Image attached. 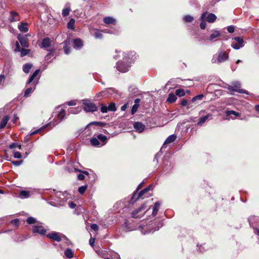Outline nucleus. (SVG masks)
Returning a JSON list of instances; mask_svg holds the SVG:
<instances>
[{
	"mask_svg": "<svg viewBox=\"0 0 259 259\" xmlns=\"http://www.w3.org/2000/svg\"><path fill=\"white\" fill-rule=\"evenodd\" d=\"M134 127L139 133L142 132L145 129V125L140 122H136L134 124Z\"/></svg>",
	"mask_w": 259,
	"mask_h": 259,
	"instance_id": "nucleus-13",
	"label": "nucleus"
},
{
	"mask_svg": "<svg viewBox=\"0 0 259 259\" xmlns=\"http://www.w3.org/2000/svg\"><path fill=\"white\" fill-rule=\"evenodd\" d=\"M206 14L207 12H205L203 13L201 16V20H202V22L200 24V27L202 29H204L206 27V22L204 21V19Z\"/></svg>",
	"mask_w": 259,
	"mask_h": 259,
	"instance_id": "nucleus-21",
	"label": "nucleus"
},
{
	"mask_svg": "<svg viewBox=\"0 0 259 259\" xmlns=\"http://www.w3.org/2000/svg\"><path fill=\"white\" fill-rule=\"evenodd\" d=\"M248 222L249 223L250 226L253 229H255L257 226V225H255V224L259 223V217L256 216H251L248 218Z\"/></svg>",
	"mask_w": 259,
	"mask_h": 259,
	"instance_id": "nucleus-10",
	"label": "nucleus"
},
{
	"mask_svg": "<svg viewBox=\"0 0 259 259\" xmlns=\"http://www.w3.org/2000/svg\"><path fill=\"white\" fill-rule=\"evenodd\" d=\"M51 44L50 39L48 37L42 39L41 47L43 48L49 47Z\"/></svg>",
	"mask_w": 259,
	"mask_h": 259,
	"instance_id": "nucleus-19",
	"label": "nucleus"
},
{
	"mask_svg": "<svg viewBox=\"0 0 259 259\" xmlns=\"http://www.w3.org/2000/svg\"><path fill=\"white\" fill-rule=\"evenodd\" d=\"M19 196L22 199L28 198L30 197V192L28 191H21L20 193Z\"/></svg>",
	"mask_w": 259,
	"mask_h": 259,
	"instance_id": "nucleus-24",
	"label": "nucleus"
},
{
	"mask_svg": "<svg viewBox=\"0 0 259 259\" xmlns=\"http://www.w3.org/2000/svg\"><path fill=\"white\" fill-rule=\"evenodd\" d=\"M176 94L179 97H182L185 95V93L183 89H178L176 90Z\"/></svg>",
	"mask_w": 259,
	"mask_h": 259,
	"instance_id": "nucleus-41",
	"label": "nucleus"
},
{
	"mask_svg": "<svg viewBox=\"0 0 259 259\" xmlns=\"http://www.w3.org/2000/svg\"><path fill=\"white\" fill-rule=\"evenodd\" d=\"M26 222L29 224H33L36 222V220L33 217H29L26 220Z\"/></svg>",
	"mask_w": 259,
	"mask_h": 259,
	"instance_id": "nucleus-44",
	"label": "nucleus"
},
{
	"mask_svg": "<svg viewBox=\"0 0 259 259\" xmlns=\"http://www.w3.org/2000/svg\"><path fill=\"white\" fill-rule=\"evenodd\" d=\"M65 256L67 257V258H71L72 257H73V251L70 249V248H67L65 251Z\"/></svg>",
	"mask_w": 259,
	"mask_h": 259,
	"instance_id": "nucleus-32",
	"label": "nucleus"
},
{
	"mask_svg": "<svg viewBox=\"0 0 259 259\" xmlns=\"http://www.w3.org/2000/svg\"><path fill=\"white\" fill-rule=\"evenodd\" d=\"M34 89H35L34 87V88H32V87L28 88L25 91L24 96L25 97H28L29 96V95L34 90Z\"/></svg>",
	"mask_w": 259,
	"mask_h": 259,
	"instance_id": "nucleus-37",
	"label": "nucleus"
},
{
	"mask_svg": "<svg viewBox=\"0 0 259 259\" xmlns=\"http://www.w3.org/2000/svg\"><path fill=\"white\" fill-rule=\"evenodd\" d=\"M105 259H120V255L116 252H113L111 255L110 257H106L104 255L102 256Z\"/></svg>",
	"mask_w": 259,
	"mask_h": 259,
	"instance_id": "nucleus-31",
	"label": "nucleus"
},
{
	"mask_svg": "<svg viewBox=\"0 0 259 259\" xmlns=\"http://www.w3.org/2000/svg\"><path fill=\"white\" fill-rule=\"evenodd\" d=\"M210 116L209 114H207L204 116L201 117L199 118V120L197 123L198 125H201L203 123H204Z\"/></svg>",
	"mask_w": 259,
	"mask_h": 259,
	"instance_id": "nucleus-28",
	"label": "nucleus"
},
{
	"mask_svg": "<svg viewBox=\"0 0 259 259\" xmlns=\"http://www.w3.org/2000/svg\"><path fill=\"white\" fill-rule=\"evenodd\" d=\"M147 206L145 203L143 204L138 209L134 210L132 212V217L133 218H141L145 213L144 210Z\"/></svg>",
	"mask_w": 259,
	"mask_h": 259,
	"instance_id": "nucleus-3",
	"label": "nucleus"
},
{
	"mask_svg": "<svg viewBox=\"0 0 259 259\" xmlns=\"http://www.w3.org/2000/svg\"><path fill=\"white\" fill-rule=\"evenodd\" d=\"M203 97H204V96L203 94L198 95L193 97L191 100V102H194L196 100H201L202 99V98H203Z\"/></svg>",
	"mask_w": 259,
	"mask_h": 259,
	"instance_id": "nucleus-42",
	"label": "nucleus"
},
{
	"mask_svg": "<svg viewBox=\"0 0 259 259\" xmlns=\"http://www.w3.org/2000/svg\"><path fill=\"white\" fill-rule=\"evenodd\" d=\"M28 24L25 22H22L18 26V29L21 32H26L28 31Z\"/></svg>",
	"mask_w": 259,
	"mask_h": 259,
	"instance_id": "nucleus-17",
	"label": "nucleus"
},
{
	"mask_svg": "<svg viewBox=\"0 0 259 259\" xmlns=\"http://www.w3.org/2000/svg\"><path fill=\"white\" fill-rule=\"evenodd\" d=\"M75 20L73 18L71 19L67 23V28L69 29L74 30Z\"/></svg>",
	"mask_w": 259,
	"mask_h": 259,
	"instance_id": "nucleus-29",
	"label": "nucleus"
},
{
	"mask_svg": "<svg viewBox=\"0 0 259 259\" xmlns=\"http://www.w3.org/2000/svg\"><path fill=\"white\" fill-rule=\"evenodd\" d=\"M77 177L79 180H83L84 179V175L83 174H79Z\"/></svg>",
	"mask_w": 259,
	"mask_h": 259,
	"instance_id": "nucleus-61",
	"label": "nucleus"
},
{
	"mask_svg": "<svg viewBox=\"0 0 259 259\" xmlns=\"http://www.w3.org/2000/svg\"><path fill=\"white\" fill-rule=\"evenodd\" d=\"M103 22L107 24H115L116 22V20L113 17H105L103 19Z\"/></svg>",
	"mask_w": 259,
	"mask_h": 259,
	"instance_id": "nucleus-16",
	"label": "nucleus"
},
{
	"mask_svg": "<svg viewBox=\"0 0 259 259\" xmlns=\"http://www.w3.org/2000/svg\"><path fill=\"white\" fill-rule=\"evenodd\" d=\"M47 236L48 238L52 239H53L55 241H56L57 242L61 241L62 240V238H66L65 236H64V235H62L61 233L56 232H54L51 233H49L47 235Z\"/></svg>",
	"mask_w": 259,
	"mask_h": 259,
	"instance_id": "nucleus-6",
	"label": "nucleus"
},
{
	"mask_svg": "<svg viewBox=\"0 0 259 259\" xmlns=\"http://www.w3.org/2000/svg\"><path fill=\"white\" fill-rule=\"evenodd\" d=\"M20 52L21 53V56L24 57L28 55L30 52V50L29 49H22L20 50Z\"/></svg>",
	"mask_w": 259,
	"mask_h": 259,
	"instance_id": "nucleus-40",
	"label": "nucleus"
},
{
	"mask_svg": "<svg viewBox=\"0 0 259 259\" xmlns=\"http://www.w3.org/2000/svg\"><path fill=\"white\" fill-rule=\"evenodd\" d=\"M32 67V65L31 64L26 63L23 65V70L25 73H28Z\"/></svg>",
	"mask_w": 259,
	"mask_h": 259,
	"instance_id": "nucleus-25",
	"label": "nucleus"
},
{
	"mask_svg": "<svg viewBox=\"0 0 259 259\" xmlns=\"http://www.w3.org/2000/svg\"><path fill=\"white\" fill-rule=\"evenodd\" d=\"M128 107V104H124L121 107V110L122 111H125L126 109Z\"/></svg>",
	"mask_w": 259,
	"mask_h": 259,
	"instance_id": "nucleus-62",
	"label": "nucleus"
},
{
	"mask_svg": "<svg viewBox=\"0 0 259 259\" xmlns=\"http://www.w3.org/2000/svg\"><path fill=\"white\" fill-rule=\"evenodd\" d=\"M92 125H95L97 126H103L105 125V123L102 122H98V121H93L91 122L89 124H88L86 127V129H88L90 126Z\"/></svg>",
	"mask_w": 259,
	"mask_h": 259,
	"instance_id": "nucleus-27",
	"label": "nucleus"
},
{
	"mask_svg": "<svg viewBox=\"0 0 259 259\" xmlns=\"http://www.w3.org/2000/svg\"><path fill=\"white\" fill-rule=\"evenodd\" d=\"M228 89L231 92H237L239 93H244V94H248V92L247 91L242 90V89H235L234 87H233V86L229 85L228 87Z\"/></svg>",
	"mask_w": 259,
	"mask_h": 259,
	"instance_id": "nucleus-18",
	"label": "nucleus"
},
{
	"mask_svg": "<svg viewBox=\"0 0 259 259\" xmlns=\"http://www.w3.org/2000/svg\"><path fill=\"white\" fill-rule=\"evenodd\" d=\"M67 104L69 106H74L76 104V101L75 100L70 101L68 102Z\"/></svg>",
	"mask_w": 259,
	"mask_h": 259,
	"instance_id": "nucleus-58",
	"label": "nucleus"
},
{
	"mask_svg": "<svg viewBox=\"0 0 259 259\" xmlns=\"http://www.w3.org/2000/svg\"><path fill=\"white\" fill-rule=\"evenodd\" d=\"M18 39L19 40L21 45L24 48H28L29 47V43L28 41V39L26 38V35H24L22 34H18L17 36Z\"/></svg>",
	"mask_w": 259,
	"mask_h": 259,
	"instance_id": "nucleus-8",
	"label": "nucleus"
},
{
	"mask_svg": "<svg viewBox=\"0 0 259 259\" xmlns=\"http://www.w3.org/2000/svg\"><path fill=\"white\" fill-rule=\"evenodd\" d=\"M234 27L233 26H229L227 28V30L229 33H233L234 31Z\"/></svg>",
	"mask_w": 259,
	"mask_h": 259,
	"instance_id": "nucleus-57",
	"label": "nucleus"
},
{
	"mask_svg": "<svg viewBox=\"0 0 259 259\" xmlns=\"http://www.w3.org/2000/svg\"><path fill=\"white\" fill-rule=\"evenodd\" d=\"M228 54L225 52H220L218 54V59H216L214 56L211 59L212 63H220L227 60L228 58Z\"/></svg>",
	"mask_w": 259,
	"mask_h": 259,
	"instance_id": "nucleus-4",
	"label": "nucleus"
},
{
	"mask_svg": "<svg viewBox=\"0 0 259 259\" xmlns=\"http://www.w3.org/2000/svg\"><path fill=\"white\" fill-rule=\"evenodd\" d=\"M172 168V166H171V164L167 162L165 164V165L163 167V172H165V173H167L171 170Z\"/></svg>",
	"mask_w": 259,
	"mask_h": 259,
	"instance_id": "nucleus-34",
	"label": "nucleus"
},
{
	"mask_svg": "<svg viewBox=\"0 0 259 259\" xmlns=\"http://www.w3.org/2000/svg\"><path fill=\"white\" fill-rule=\"evenodd\" d=\"M22 162L23 161L22 160H20V161H12V163L15 165V166H19L22 163Z\"/></svg>",
	"mask_w": 259,
	"mask_h": 259,
	"instance_id": "nucleus-55",
	"label": "nucleus"
},
{
	"mask_svg": "<svg viewBox=\"0 0 259 259\" xmlns=\"http://www.w3.org/2000/svg\"><path fill=\"white\" fill-rule=\"evenodd\" d=\"M65 116V110L63 109H62L58 114V117L60 119V120H62Z\"/></svg>",
	"mask_w": 259,
	"mask_h": 259,
	"instance_id": "nucleus-43",
	"label": "nucleus"
},
{
	"mask_svg": "<svg viewBox=\"0 0 259 259\" xmlns=\"http://www.w3.org/2000/svg\"><path fill=\"white\" fill-rule=\"evenodd\" d=\"M83 108L87 112H94L97 110L96 105L90 100L84 99L82 101Z\"/></svg>",
	"mask_w": 259,
	"mask_h": 259,
	"instance_id": "nucleus-2",
	"label": "nucleus"
},
{
	"mask_svg": "<svg viewBox=\"0 0 259 259\" xmlns=\"http://www.w3.org/2000/svg\"><path fill=\"white\" fill-rule=\"evenodd\" d=\"M101 111L103 113H107L108 111H109V110L108 109V106L104 105V104H101Z\"/></svg>",
	"mask_w": 259,
	"mask_h": 259,
	"instance_id": "nucleus-49",
	"label": "nucleus"
},
{
	"mask_svg": "<svg viewBox=\"0 0 259 259\" xmlns=\"http://www.w3.org/2000/svg\"><path fill=\"white\" fill-rule=\"evenodd\" d=\"M108 109L110 111H115L117 110L115 104L114 103H110L109 105L108 106Z\"/></svg>",
	"mask_w": 259,
	"mask_h": 259,
	"instance_id": "nucleus-39",
	"label": "nucleus"
},
{
	"mask_svg": "<svg viewBox=\"0 0 259 259\" xmlns=\"http://www.w3.org/2000/svg\"><path fill=\"white\" fill-rule=\"evenodd\" d=\"M176 139V136L175 135H171L169 136L165 141L164 144L162 145L161 149L165 147L166 145L167 144H169V143H172L174 141H175Z\"/></svg>",
	"mask_w": 259,
	"mask_h": 259,
	"instance_id": "nucleus-14",
	"label": "nucleus"
},
{
	"mask_svg": "<svg viewBox=\"0 0 259 259\" xmlns=\"http://www.w3.org/2000/svg\"><path fill=\"white\" fill-rule=\"evenodd\" d=\"M11 223L13 225L18 227L19 225V220L17 219L12 220L11 221Z\"/></svg>",
	"mask_w": 259,
	"mask_h": 259,
	"instance_id": "nucleus-52",
	"label": "nucleus"
},
{
	"mask_svg": "<svg viewBox=\"0 0 259 259\" xmlns=\"http://www.w3.org/2000/svg\"><path fill=\"white\" fill-rule=\"evenodd\" d=\"M91 143L94 146H99L100 145V143L98 139L96 138H92L90 140Z\"/></svg>",
	"mask_w": 259,
	"mask_h": 259,
	"instance_id": "nucleus-36",
	"label": "nucleus"
},
{
	"mask_svg": "<svg viewBox=\"0 0 259 259\" xmlns=\"http://www.w3.org/2000/svg\"><path fill=\"white\" fill-rule=\"evenodd\" d=\"M81 109L80 107H76V108H70L68 109V112L69 113L71 114H77L80 112Z\"/></svg>",
	"mask_w": 259,
	"mask_h": 259,
	"instance_id": "nucleus-30",
	"label": "nucleus"
},
{
	"mask_svg": "<svg viewBox=\"0 0 259 259\" xmlns=\"http://www.w3.org/2000/svg\"><path fill=\"white\" fill-rule=\"evenodd\" d=\"M16 147L18 148L20 150H21V149H22L21 146L16 143H13L9 146V148L10 149H13V148H16Z\"/></svg>",
	"mask_w": 259,
	"mask_h": 259,
	"instance_id": "nucleus-46",
	"label": "nucleus"
},
{
	"mask_svg": "<svg viewBox=\"0 0 259 259\" xmlns=\"http://www.w3.org/2000/svg\"><path fill=\"white\" fill-rule=\"evenodd\" d=\"M20 50H21V49H20L19 44L18 42L17 41L15 44V49L14 51L15 52H20Z\"/></svg>",
	"mask_w": 259,
	"mask_h": 259,
	"instance_id": "nucleus-54",
	"label": "nucleus"
},
{
	"mask_svg": "<svg viewBox=\"0 0 259 259\" xmlns=\"http://www.w3.org/2000/svg\"><path fill=\"white\" fill-rule=\"evenodd\" d=\"M95 36L96 38L100 39L102 37L103 35L100 31L96 30L95 32Z\"/></svg>",
	"mask_w": 259,
	"mask_h": 259,
	"instance_id": "nucleus-50",
	"label": "nucleus"
},
{
	"mask_svg": "<svg viewBox=\"0 0 259 259\" xmlns=\"http://www.w3.org/2000/svg\"><path fill=\"white\" fill-rule=\"evenodd\" d=\"M183 19L185 22H191L193 20V17L190 15H186L184 17Z\"/></svg>",
	"mask_w": 259,
	"mask_h": 259,
	"instance_id": "nucleus-47",
	"label": "nucleus"
},
{
	"mask_svg": "<svg viewBox=\"0 0 259 259\" xmlns=\"http://www.w3.org/2000/svg\"><path fill=\"white\" fill-rule=\"evenodd\" d=\"M160 203L159 202L157 201L155 203L154 205L153 208V212H152L153 216H155L157 214V212L159 209V208L160 207Z\"/></svg>",
	"mask_w": 259,
	"mask_h": 259,
	"instance_id": "nucleus-22",
	"label": "nucleus"
},
{
	"mask_svg": "<svg viewBox=\"0 0 259 259\" xmlns=\"http://www.w3.org/2000/svg\"><path fill=\"white\" fill-rule=\"evenodd\" d=\"M14 157L15 158H21L22 157V154L20 152L16 151L14 153Z\"/></svg>",
	"mask_w": 259,
	"mask_h": 259,
	"instance_id": "nucleus-53",
	"label": "nucleus"
},
{
	"mask_svg": "<svg viewBox=\"0 0 259 259\" xmlns=\"http://www.w3.org/2000/svg\"><path fill=\"white\" fill-rule=\"evenodd\" d=\"M64 52L66 54H68L70 53V49L67 46L64 48Z\"/></svg>",
	"mask_w": 259,
	"mask_h": 259,
	"instance_id": "nucleus-63",
	"label": "nucleus"
},
{
	"mask_svg": "<svg viewBox=\"0 0 259 259\" xmlns=\"http://www.w3.org/2000/svg\"><path fill=\"white\" fill-rule=\"evenodd\" d=\"M9 120V117L8 115L4 116L0 122V128H4L6 124H7L8 121Z\"/></svg>",
	"mask_w": 259,
	"mask_h": 259,
	"instance_id": "nucleus-20",
	"label": "nucleus"
},
{
	"mask_svg": "<svg viewBox=\"0 0 259 259\" xmlns=\"http://www.w3.org/2000/svg\"><path fill=\"white\" fill-rule=\"evenodd\" d=\"M221 36V33L218 30H212V33L210 36L207 38V39L209 41H213L216 40L217 38Z\"/></svg>",
	"mask_w": 259,
	"mask_h": 259,
	"instance_id": "nucleus-12",
	"label": "nucleus"
},
{
	"mask_svg": "<svg viewBox=\"0 0 259 259\" xmlns=\"http://www.w3.org/2000/svg\"><path fill=\"white\" fill-rule=\"evenodd\" d=\"M97 139H98V140H100L103 143L102 145L105 144L107 142V137L102 134L98 135L97 136Z\"/></svg>",
	"mask_w": 259,
	"mask_h": 259,
	"instance_id": "nucleus-33",
	"label": "nucleus"
},
{
	"mask_svg": "<svg viewBox=\"0 0 259 259\" xmlns=\"http://www.w3.org/2000/svg\"><path fill=\"white\" fill-rule=\"evenodd\" d=\"M5 80V77L4 75L1 74L0 75V82L4 83Z\"/></svg>",
	"mask_w": 259,
	"mask_h": 259,
	"instance_id": "nucleus-64",
	"label": "nucleus"
},
{
	"mask_svg": "<svg viewBox=\"0 0 259 259\" xmlns=\"http://www.w3.org/2000/svg\"><path fill=\"white\" fill-rule=\"evenodd\" d=\"M91 228L93 230L98 231V229H99V227H98V225L97 224H93L91 226Z\"/></svg>",
	"mask_w": 259,
	"mask_h": 259,
	"instance_id": "nucleus-56",
	"label": "nucleus"
},
{
	"mask_svg": "<svg viewBox=\"0 0 259 259\" xmlns=\"http://www.w3.org/2000/svg\"><path fill=\"white\" fill-rule=\"evenodd\" d=\"M143 184V182H142V183H140V184L138 185V187H137V188L136 190V191H135V192H134V195H133V197H132V200H135V197H136V193H137V192H138V191H139V190L141 188V187H142V186Z\"/></svg>",
	"mask_w": 259,
	"mask_h": 259,
	"instance_id": "nucleus-48",
	"label": "nucleus"
},
{
	"mask_svg": "<svg viewBox=\"0 0 259 259\" xmlns=\"http://www.w3.org/2000/svg\"><path fill=\"white\" fill-rule=\"evenodd\" d=\"M226 114L227 116H231L232 115H234L235 116H236V117L240 116V114L238 112H236L235 111H233V110L227 111L226 112Z\"/></svg>",
	"mask_w": 259,
	"mask_h": 259,
	"instance_id": "nucleus-38",
	"label": "nucleus"
},
{
	"mask_svg": "<svg viewBox=\"0 0 259 259\" xmlns=\"http://www.w3.org/2000/svg\"><path fill=\"white\" fill-rule=\"evenodd\" d=\"M233 40L236 41L235 42H232L231 44V46L233 49L238 50L244 46V40L242 37H235L233 38Z\"/></svg>",
	"mask_w": 259,
	"mask_h": 259,
	"instance_id": "nucleus-5",
	"label": "nucleus"
},
{
	"mask_svg": "<svg viewBox=\"0 0 259 259\" xmlns=\"http://www.w3.org/2000/svg\"><path fill=\"white\" fill-rule=\"evenodd\" d=\"M9 19L11 22H15L19 21L20 18L18 13L14 11H11L10 12V16Z\"/></svg>",
	"mask_w": 259,
	"mask_h": 259,
	"instance_id": "nucleus-11",
	"label": "nucleus"
},
{
	"mask_svg": "<svg viewBox=\"0 0 259 259\" xmlns=\"http://www.w3.org/2000/svg\"><path fill=\"white\" fill-rule=\"evenodd\" d=\"M232 84L235 88H239L240 87V83L239 81H234Z\"/></svg>",
	"mask_w": 259,
	"mask_h": 259,
	"instance_id": "nucleus-59",
	"label": "nucleus"
},
{
	"mask_svg": "<svg viewBox=\"0 0 259 259\" xmlns=\"http://www.w3.org/2000/svg\"><path fill=\"white\" fill-rule=\"evenodd\" d=\"M95 242V238H90V239L89 240L90 245L92 247L94 246Z\"/></svg>",
	"mask_w": 259,
	"mask_h": 259,
	"instance_id": "nucleus-60",
	"label": "nucleus"
},
{
	"mask_svg": "<svg viewBox=\"0 0 259 259\" xmlns=\"http://www.w3.org/2000/svg\"><path fill=\"white\" fill-rule=\"evenodd\" d=\"M73 46L76 49H79L82 46V40L79 38L74 39L73 42Z\"/></svg>",
	"mask_w": 259,
	"mask_h": 259,
	"instance_id": "nucleus-15",
	"label": "nucleus"
},
{
	"mask_svg": "<svg viewBox=\"0 0 259 259\" xmlns=\"http://www.w3.org/2000/svg\"><path fill=\"white\" fill-rule=\"evenodd\" d=\"M139 106V105H138L136 104H134L133 106L132 110H131V112L133 115L137 111Z\"/></svg>",
	"mask_w": 259,
	"mask_h": 259,
	"instance_id": "nucleus-51",
	"label": "nucleus"
},
{
	"mask_svg": "<svg viewBox=\"0 0 259 259\" xmlns=\"http://www.w3.org/2000/svg\"><path fill=\"white\" fill-rule=\"evenodd\" d=\"M151 188V186H149L147 188L141 191L138 194L137 197L136 198H135V200H134L133 201L137 200L144 195L145 196V197H148L149 195L147 194V193L150 190Z\"/></svg>",
	"mask_w": 259,
	"mask_h": 259,
	"instance_id": "nucleus-9",
	"label": "nucleus"
},
{
	"mask_svg": "<svg viewBox=\"0 0 259 259\" xmlns=\"http://www.w3.org/2000/svg\"><path fill=\"white\" fill-rule=\"evenodd\" d=\"M123 54V61H118L117 63L116 67L119 71L124 73L128 71L130 64L134 62L136 57L134 52Z\"/></svg>",
	"mask_w": 259,
	"mask_h": 259,
	"instance_id": "nucleus-1",
	"label": "nucleus"
},
{
	"mask_svg": "<svg viewBox=\"0 0 259 259\" xmlns=\"http://www.w3.org/2000/svg\"><path fill=\"white\" fill-rule=\"evenodd\" d=\"M32 233L34 234L37 233L41 235H45L47 232V230L45 228L40 225H36L32 227Z\"/></svg>",
	"mask_w": 259,
	"mask_h": 259,
	"instance_id": "nucleus-7",
	"label": "nucleus"
},
{
	"mask_svg": "<svg viewBox=\"0 0 259 259\" xmlns=\"http://www.w3.org/2000/svg\"><path fill=\"white\" fill-rule=\"evenodd\" d=\"M217 19V16L212 13H210L207 17V21L209 23L214 22Z\"/></svg>",
	"mask_w": 259,
	"mask_h": 259,
	"instance_id": "nucleus-23",
	"label": "nucleus"
},
{
	"mask_svg": "<svg viewBox=\"0 0 259 259\" xmlns=\"http://www.w3.org/2000/svg\"><path fill=\"white\" fill-rule=\"evenodd\" d=\"M71 11V9L69 7H66L62 10V16L63 17H66L69 15L70 12Z\"/></svg>",
	"mask_w": 259,
	"mask_h": 259,
	"instance_id": "nucleus-35",
	"label": "nucleus"
},
{
	"mask_svg": "<svg viewBox=\"0 0 259 259\" xmlns=\"http://www.w3.org/2000/svg\"><path fill=\"white\" fill-rule=\"evenodd\" d=\"M87 188V185L82 186L79 187L78 190V192L80 194H83L84 193V192L85 191Z\"/></svg>",
	"mask_w": 259,
	"mask_h": 259,
	"instance_id": "nucleus-45",
	"label": "nucleus"
},
{
	"mask_svg": "<svg viewBox=\"0 0 259 259\" xmlns=\"http://www.w3.org/2000/svg\"><path fill=\"white\" fill-rule=\"evenodd\" d=\"M177 99V98L175 95L170 93L168 95V97L167 99V102L170 103H174L176 101Z\"/></svg>",
	"mask_w": 259,
	"mask_h": 259,
	"instance_id": "nucleus-26",
	"label": "nucleus"
}]
</instances>
